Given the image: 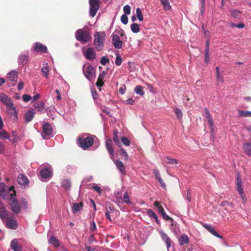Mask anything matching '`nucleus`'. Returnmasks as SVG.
Returning a JSON list of instances; mask_svg holds the SVG:
<instances>
[{
    "label": "nucleus",
    "instance_id": "53",
    "mask_svg": "<svg viewBox=\"0 0 251 251\" xmlns=\"http://www.w3.org/2000/svg\"><path fill=\"white\" fill-rule=\"evenodd\" d=\"M203 226L211 234L213 233V232H214V231H215V229L211 227V226L209 225L205 224L203 225Z\"/></svg>",
    "mask_w": 251,
    "mask_h": 251
},
{
    "label": "nucleus",
    "instance_id": "16",
    "mask_svg": "<svg viewBox=\"0 0 251 251\" xmlns=\"http://www.w3.org/2000/svg\"><path fill=\"white\" fill-rule=\"evenodd\" d=\"M85 58L88 60H92L95 58L96 53L92 48H89L86 50L85 54Z\"/></svg>",
    "mask_w": 251,
    "mask_h": 251
},
{
    "label": "nucleus",
    "instance_id": "8",
    "mask_svg": "<svg viewBox=\"0 0 251 251\" xmlns=\"http://www.w3.org/2000/svg\"><path fill=\"white\" fill-rule=\"evenodd\" d=\"M43 131L42 136L44 139H47L48 138L47 136L52 134V126L48 123H46L43 126Z\"/></svg>",
    "mask_w": 251,
    "mask_h": 251
},
{
    "label": "nucleus",
    "instance_id": "25",
    "mask_svg": "<svg viewBox=\"0 0 251 251\" xmlns=\"http://www.w3.org/2000/svg\"><path fill=\"white\" fill-rule=\"evenodd\" d=\"M244 151L249 156H251V142H247L243 144Z\"/></svg>",
    "mask_w": 251,
    "mask_h": 251
},
{
    "label": "nucleus",
    "instance_id": "32",
    "mask_svg": "<svg viewBox=\"0 0 251 251\" xmlns=\"http://www.w3.org/2000/svg\"><path fill=\"white\" fill-rule=\"evenodd\" d=\"M19 62L22 64H25L28 62V55L25 54H22L19 56Z\"/></svg>",
    "mask_w": 251,
    "mask_h": 251
},
{
    "label": "nucleus",
    "instance_id": "9",
    "mask_svg": "<svg viewBox=\"0 0 251 251\" xmlns=\"http://www.w3.org/2000/svg\"><path fill=\"white\" fill-rule=\"evenodd\" d=\"M8 114L10 115L11 118L13 121H16L18 119V114L16 111L13 103L6 106Z\"/></svg>",
    "mask_w": 251,
    "mask_h": 251
},
{
    "label": "nucleus",
    "instance_id": "55",
    "mask_svg": "<svg viewBox=\"0 0 251 251\" xmlns=\"http://www.w3.org/2000/svg\"><path fill=\"white\" fill-rule=\"evenodd\" d=\"M209 61V51H208L207 50H205L204 61L206 64H207Z\"/></svg>",
    "mask_w": 251,
    "mask_h": 251
},
{
    "label": "nucleus",
    "instance_id": "60",
    "mask_svg": "<svg viewBox=\"0 0 251 251\" xmlns=\"http://www.w3.org/2000/svg\"><path fill=\"white\" fill-rule=\"evenodd\" d=\"M93 189L96 191L97 192H98L99 194H101V187L98 185H95L94 187H93Z\"/></svg>",
    "mask_w": 251,
    "mask_h": 251
},
{
    "label": "nucleus",
    "instance_id": "51",
    "mask_svg": "<svg viewBox=\"0 0 251 251\" xmlns=\"http://www.w3.org/2000/svg\"><path fill=\"white\" fill-rule=\"evenodd\" d=\"M130 6L128 5H126L124 7V12L126 14H130Z\"/></svg>",
    "mask_w": 251,
    "mask_h": 251
},
{
    "label": "nucleus",
    "instance_id": "64",
    "mask_svg": "<svg viewBox=\"0 0 251 251\" xmlns=\"http://www.w3.org/2000/svg\"><path fill=\"white\" fill-rule=\"evenodd\" d=\"M97 229V227H96V224L95 223V222H93L92 223V224L91 225V231L92 232H94V231L96 230Z\"/></svg>",
    "mask_w": 251,
    "mask_h": 251
},
{
    "label": "nucleus",
    "instance_id": "12",
    "mask_svg": "<svg viewBox=\"0 0 251 251\" xmlns=\"http://www.w3.org/2000/svg\"><path fill=\"white\" fill-rule=\"evenodd\" d=\"M9 217V213L4 204L2 203L0 206V218L3 222Z\"/></svg>",
    "mask_w": 251,
    "mask_h": 251
},
{
    "label": "nucleus",
    "instance_id": "13",
    "mask_svg": "<svg viewBox=\"0 0 251 251\" xmlns=\"http://www.w3.org/2000/svg\"><path fill=\"white\" fill-rule=\"evenodd\" d=\"M34 49L36 51L41 53L47 52V47L39 42H37L35 44Z\"/></svg>",
    "mask_w": 251,
    "mask_h": 251
},
{
    "label": "nucleus",
    "instance_id": "41",
    "mask_svg": "<svg viewBox=\"0 0 251 251\" xmlns=\"http://www.w3.org/2000/svg\"><path fill=\"white\" fill-rule=\"evenodd\" d=\"M46 66L43 67L42 68V72L44 75L47 78H49V69L48 67L47 66V64H46Z\"/></svg>",
    "mask_w": 251,
    "mask_h": 251
},
{
    "label": "nucleus",
    "instance_id": "37",
    "mask_svg": "<svg viewBox=\"0 0 251 251\" xmlns=\"http://www.w3.org/2000/svg\"><path fill=\"white\" fill-rule=\"evenodd\" d=\"M49 242L52 245H53L55 247H58L59 246V241L57 240V239L54 237L52 236L49 240Z\"/></svg>",
    "mask_w": 251,
    "mask_h": 251
},
{
    "label": "nucleus",
    "instance_id": "42",
    "mask_svg": "<svg viewBox=\"0 0 251 251\" xmlns=\"http://www.w3.org/2000/svg\"><path fill=\"white\" fill-rule=\"evenodd\" d=\"M9 135L5 130L0 131V139H9Z\"/></svg>",
    "mask_w": 251,
    "mask_h": 251
},
{
    "label": "nucleus",
    "instance_id": "38",
    "mask_svg": "<svg viewBox=\"0 0 251 251\" xmlns=\"http://www.w3.org/2000/svg\"><path fill=\"white\" fill-rule=\"evenodd\" d=\"M154 205L157 207L158 212H159L161 214L165 212L164 210V208L160 205V203L158 201H155L154 202Z\"/></svg>",
    "mask_w": 251,
    "mask_h": 251
},
{
    "label": "nucleus",
    "instance_id": "59",
    "mask_svg": "<svg viewBox=\"0 0 251 251\" xmlns=\"http://www.w3.org/2000/svg\"><path fill=\"white\" fill-rule=\"evenodd\" d=\"M9 191H12V192H13L12 194H11L10 197H15V196H16V191L14 189V186H10L9 188Z\"/></svg>",
    "mask_w": 251,
    "mask_h": 251
},
{
    "label": "nucleus",
    "instance_id": "52",
    "mask_svg": "<svg viewBox=\"0 0 251 251\" xmlns=\"http://www.w3.org/2000/svg\"><path fill=\"white\" fill-rule=\"evenodd\" d=\"M175 113L179 119H181L182 117V111L178 108H177L175 110Z\"/></svg>",
    "mask_w": 251,
    "mask_h": 251
},
{
    "label": "nucleus",
    "instance_id": "28",
    "mask_svg": "<svg viewBox=\"0 0 251 251\" xmlns=\"http://www.w3.org/2000/svg\"><path fill=\"white\" fill-rule=\"evenodd\" d=\"M189 242V238L186 234H183L179 239V245L182 246L184 245L188 244Z\"/></svg>",
    "mask_w": 251,
    "mask_h": 251
},
{
    "label": "nucleus",
    "instance_id": "36",
    "mask_svg": "<svg viewBox=\"0 0 251 251\" xmlns=\"http://www.w3.org/2000/svg\"><path fill=\"white\" fill-rule=\"evenodd\" d=\"M134 91L137 94L140 95L141 96H143L144 95L143 87L140 85L136 86L134 88Z\"/></svg>",
    "mask_w": 251,
    "mask_h": 251
},
{
    "label": "nucleus",
    "instance_id": "45",
    "mask_svg": "<svg viewBox=\"0 0 251 251\" xmlns=\"http://www.w3.org/2000/svg\"><path fill=\"white\" fill-rule=\"evenodd\" d=\"M166 159L167 163L168 164H175L178 163L177 160L175 158L167 157Z\"/></svg>",
    "mask_w": 251,
    "mask_h": 251
},
{
    "label": "nucleus",
    "instance_id": "33",
    "mask_svg": "<svg viewBox=\"0 0 251 251\" xmlns=\"http://www.w3.org/2000/svg\"><path fill=\"white\" fill-rule=\"evenodd\" d=\"M118 131L117 130H114L113 132V141L115 143L116 145H117L119 147H120L121 145V142L118 138Z\"/></svg>",
    "mask_w": 251,
    "mask_h": 251
},
{
    "label": "nucleus",
    "instance_id": "15",
    "mask_svg": "<svg viewBox=\"0 0 251 251\" xmlns=\"http://www.w3.org/2000/svg\"><path fill=\"white\" fill-rule=\"evenodd\" d=\"M0 100L6 106L13 103L11 99L3 93H0Z\"/></svg>",
    "mask_w": 251,
    "mask_h": 251
},
{
    "label": "nucleus",
    "instance_id": "10",
    "mask_svg": "<svg viewBox=\"0 0 251 251\" xmlns=\"http://www.w3.org/2000/svg\"><path fill=\"white\" fill-rule=\"evenodd\" d=\"M112 42L113 46L117 49H121L122 48L123 42L120 40L119 35L112 34Z\"/></svg>",
    "mask_w": 251,
    "mask_h": 251
},
{
    "label": "nucleus",
    "instance_id": "20",
    "mask_svg": "<svg viewBox=\"0 0 251 251\" xmlns=\"http://www.w3.org/2000/svg\"><path fill=\"white\" fill-rule=\"evenodd\" d=\"M18 181L20 185H27L28 184V180L27 177L22 174H20L18 177Z\"/></svg>",
    "mask_w": 251,
    "mask_h": 251
},
{
    "label": "nucleus",
    "instance_id": "14",
    "mask_svg": "<svg viewBox=\"0 0 251 251\" xmlns=\"http://www.w3.org/2000/svg\"><path fill=\"white\" fill-rule=\"evenodd\" d=\"M236 187H237V190L241 196V198L244 201H246V196L244 192L243 189V186H242V181H237L236 182Z\"/></svg>",
    "mask_w": 251,
    "mask_h": 251
},
{
    "label": "nucleus",
    "instance_id": "26",
    "mask_svg": "<svg viewBox=\"0 0 251 251\" xmlns=\"http://www.w3.org/2000/svg\"><path fill=\"white\" fill-rule=\"evenodd\" d=\"M18 77V72L15 71H11L7 74V78L8 79L12 81H17Z\"/></svg>",
    "mask_w": 251,
    "mask_h": 251
},
{
    "label": "nucleus",
    "instance_id": "31",
    "mask_svg": "<svg viewBox=\"0 0 251 251\" xmlns=\"http://www.w3.org/2000/svg\"><path fill=\"white\" fill-rule=\"evenodd\" d=\"M61 186L65 189L69 190L71 187V183L68 179H64L61 182Z\"/></svg>",
    "mask_w": 251,
    "mask_h": 251
},
{
    "label": "nucleus",
    "instance_id": "61",
    "mask_svg": "<svg viewBox=\"0 0 251 251\" xmlns=\"http://www.w3.org/2000/svg\"><path fill=\"white\" fill-rule=\"evenodd\" d=\"M217 80L219 82L223 83L224 81V77L220 75H216Z\"/></svg>",
    "mask_w": 251,
    "mask_h": 251
},
{
    "label": "nucleus",
    "instance_id": "11",
    "mask_svg": "<svg viewBox=\"0 0 251 251\" xmlns=\"http://www.w3.org/2000/svg\"><path fill=\"white\" fill-rule=\"evenodd\" d=\"M105 216L110 222H112V219L110 218V214L114 212L115 210L114 206L109 202H106L105 204Z\"/></svg>",
    "mask_w": 251,
    "mask_h": 251
},
{
    "label": "nucleus",
    "instance_id": "2",
    "mask_svg": "<svg viewBox=\"0 0 251 251\" xmlns=\"http://www.w3.org/2000/svg\"><path fill=\"white\" fill-rule=\"evenodd\" d=\"M75 36L77 40L82 44H85L91 40V35L89 31L84 29H79L75 33Z\"/></svg>",
    "mask_w": 251,
    "mask_h": 251
},
{
    "label": "nucleus",
    "instance_id": "63",
    "mask_svg": "<svg viewBox=\"0 0 251 251\" xmlns=\"http://www.w3.org/2000/svg\"><path fill=\"white\" fill-rule=\"evenodd\" d=\"M135 100L131 98L128 99L126 101V104L133 105L134 103Z\"/></svg>",
    "mask_w": 251,
    "mask_h": 251
},
{
    "label": "nucleus",
    "instance_id": "44",
    "mask_svg": "<svg viewBox=\"0 0 251 251\" xmlns=\"http://www.w3.org/2000/svg\"><path fill=\"white\" fill-rule=\"evenodd\" d=\"M123 200L125 203L127 204H130L131 201L130 200L129 197L127 192L125 193L123 197Z\"/></svg>",
    "mask_w": 251,
    "mask_h": 251
},
{
    "label": "nucleus",
    "instance_id": "35",
    "mask_svg": "<svg viewBox=\"0 0 251 251\" xmlns=\"http://www.w3.org/2000/svg\"><path fill=\"white\" fill-rule=\"evenodd\" d=\"M239 115L242 117H251V112L250 111L239 110Z\"/></svg>",
    "mask_w": 251,
    "mask_h": 251
},
{
    "label": "nucleus",
    "instance_id": "17",
    "mask_svg": "<svg viewBox=\"0 0 251 251\" xmlns=\"http://www.w3.org/2000/svg\"><path fill=\"white\" fill-rule=\"evenodd\" d=\"M159 233H160V236L161 237V238L162 239V240L165 242L166 244V245H167V249H169L171 247V239L169 237V236H168V235L165 233L164 231L161 230L160 232H159Z\"/></svg>",
    "mask_w": 251,
    "mask_h": 251
},
{
    "label": "nucleus",
    "instance_id": "5",
    "mask_svg": "<svg viewBox=\"0 0 251 251\" xmlns=\"http://www.w3.org/2000/svg\"><path fill=\"white\" fill-rule=\"evenodd\" d=\"M95 68L91 65L83 66V72L85 77L89 80L91 81L95 76Z\"/></svg>",
    "mask_w": 251,
    "mask_h": 251
},
{
    "label": "nucleus",
    "instance_id": "39",
    "mask_svg": "<svg viewBox=\"0 0 251 251\" xmlns=\"http://www.w3.org/2000/svg\"><path fill=\"white\" fill-rule=\"evenodd\" d=\"M116 165L118 169L121 172H124L125 171V167L123 163L118 160L116 161Z\"/></svg>",
    "mask_w": 251,
    "mask_h": 251
},
{
    "label": "nucleus",
    "instance_id": "40",
    "mask_svg": "<svg viewBox=\"0 0 251 251\" xmlns=\"http://www.w3.org/2000/svg\"><path fill=\"white\" fill-rule=\"evenodd\" d=\"M131 30L133 33H138L140 31V28L139 25L136 23H133L131 24Z\"/></svg>",
    "mask_w": 251,
    "mask_h": 251
},
{
    "label": "nucleus",
    "instance_id": "46",
    "mask_svg": "<svg viewBox=\"0 0 251 251\" xmlns=\"http://www.w3.org/2000/svg\"><path fill=\"white\" fill-rule=\"evenodd\" d=\"M122 142L126 146H129L130 144V140L126 137H122L121 138Z\"/></svg>",
    "mask_w": 251,
    "mask_h": 251
},
{
    "label": "nucleus",
    "instance_id": "50",
    "mask_svg": "<svg viewBox=\"0 0 251 251\" xmlns=\"http://www.w3.org/2000/svg\"><path fill=\"white\" fill-rule=\"evenodd\" d=\"M121 20L124 24L126 25L128 22V17L126 14H123L121 16Z\"/></svg>",
    "mask_w": 251,
    "mask_h": 251
},
{
    "label": "nucleus",
    "instance_id": "56",
    "mask_svg": "<svg viewBox=\"0 0 251 251\" xmlns=\"http://www.w3.org/2000/svg\"><path fill=\"white\" fill-rule=\"evenodd\" d=\"M31 99V97L30 95L24 94L23 96V100L25 102H27Z\"/></svg>",
    "mask_w": 251,
    "mask_h": 251
},
{
    "label": "nucleus",
    "instance_id": "30",
    "mask_svg": "<svg viewBox=\"0 0 251 251\" xmlns=\"http://www.w3.org/2000/svg\"><path fill=\"white\" fill-rule=\"evenodd\" d=\"M230 15L231 16L235 18H240V16L242 12L237 9H231L230 10Z\"/></svg>",
    "mask_w": 251,
    "mask_h": 251
},
{
    "label": "nucleus",
    "instance_id": "29",
    "mask_svg": "<svg viewBox=\"0 0 251 251\" xmlns=\"http://www.w3.org/2000/svg\"><path fill=\"white\" fill-rule=\"evenodd\" d=\"M45 106L44 102L39 101L34 104V108L38 112H42L45 108Z\"/></svg>",
    "mask_w": 251,
    "mask_h": 251
},
{
    "label": "nucleus",
    "instance_id": "3",
    "mask_svg": "<svg viewBox=\"0 0 251 251\" xmlns=\"http://www.w3.org/2000/svg\"><path fill=\"white\" fill-rule=\"evenodd\" d=\"M78 144L83 150L91 147L94 144V139L90 137H87L85 138L78 137L77 139Z\"/></svg>",
    "mask_w": 251,
    "mask_h": 251
},
{
    "label": "nucleus",
    "instance_id": "58",
    "mask_svg": "<svg viewBox=\"0 0 251 251\" xmlns=\"http://www.w3.org/2000/svg\"><path fill=\"white\" fill-rule=\"evenodd\" d=\"M147 214L150 217L152 218H153V217L156 215V214L151 209H149L147 210Z\"/></svg>",
    "mask_w": 251,
    "mask_h": 251
},
{
    "label": "nucleus",
    "instance_id": "48",
    "mask_svg": "<svg viewBox=\"0 0 251 251\" xmlns=\"http://www.w3.org/2000/svg\"><path fill=\"white\" fill-rule=\"evenodd\" d=\"M122 62V60L121 57L120 56L119 54L116 55V58L115 60V64L117 66H120Z\"/></svg>",
    "mask_w": 251,
    "mask_h": 251
},
{
    "label": "nucleus",
    "instance_id": "49",
    "mask_svg": "<svg viewBox=\"0 0 251 251\" xmlns=\"http://www.w3.org/2000/svg\"><path fill=\"white\" fill-rule=\"evenodd\" d=\"M109 59L106 58L105 56H103L101 57L100 60V63L102 65H105L107 63H109Z\"/></svg>",
    "mask_w": 251,
    "mask_h": 251
},
{
    "label": "nucleus",
    "instance_id": "34",
    "mask_svg": "<svg viewBox=\"0 0 251 251\" xmlns=\"http://www.w3.org/2000/svg\"><path fill=\"white\" fill-rule=\"evenodd\" d=\"M160 1L165 10H169L171 9V6L170 4L169 0H160Z\"/></svg>",
    "mask_w": 251,
    "mask_h": 251
},
{
    "label": "nucleus",
    "instance_id": "21",
    "mask_svg": "<svg viewBox=\"0 0 251 251\" xmlns=\"http://www.w3.org/2000/svg\"><path fill=\"white\" fill-rule=\"evenodd\" d=\"M106 147L111 156V158L113 157L114 156V149L112 145L111 139H108L106 140Z\"/></svg>",
    "mask_w": 251,
    "mask_h": 251
},
{
    "label": "nucleus",
    "instance_id": "1",
    "mask_svg": "<svg viewBox=\"0 0 251 251\" xmlns=\"http://www.w3.org/2000/svg\"><path fill=\"white\" fill-rule=\"evenodd\" d=\"M94 44L98 51H101L103 49L105 41V33L104 32H97L94 35Z\"/></svg>",
    "mask_w": 251,
    "mask_h": 251
},
{
    "label": "nucleus",
    "instance_id": "54",
    "mask_svg": "<svg viewBox=\"0 0 251 251\" xmlns=\"http://www.w3.org/2000/svg\"><path fill=\"white\" fill-rule=\"evenodd\" d=\"M161 215L162 216V218L164 220H167V221H171L172 222L173 221V219L172 218H171L170 217H169L168 215H167L165 212H164L163 213H162L161 214Z\"/></svg>",
    "mask_w": 251,
    "mask_h": 251
},
{
    "label": "nucleus",
    "instance_id": "22",
    "mask_svg": "<svg viewBox=\"0 0 251 251\" xmlns=\"http://www.w3.org/2000/svg\"><path fill=\"white\" fill-rule=\"evenodd\" d=\"M35 115V112L33 109L28 110L25 114V119L26 122H30L32 121Z\"/></svg>",
    "mask_w": 251,
    "mask_h": 251
},
{
    "label": "nucleus",
    "instance_id": "19",
    "mask_svg": "<svg viewBox=\"0 0 251 251\" xmlns=\"http://www.w3.org/2000/svg\"><path fill=\"white\" fill-rule=\"evenodd\" d=\"M40 174L41 175V176L43 178H48L51 176V172L50 171V170L48 168H43L42 169L40 172Z\"/></svg>",
    "mask_w": 251,
    "mask_h": 251
},
{
    "label": "nucleus",
    "instance_id": "43",
    "mask_svg": "<svg viewBox=\"0 0 251 251\" xmlns=\"http://www.w3.org/2000/svg\"><path fill=\"white\" fill-rule=\"evenodd\" d=\"M137 17L140 21L143 20V16L140 8H138L136 10Z\"/></svg>",
    "mask_w": 251,
    "mask_h": 251
},
{
    "label": "nucleus",
    "instance_id": "4",
    "mask_svg": "<svg viewBox=\"0 0 251 251\" xmlns=\"http://www.w3.org/2000/svg\"><path fill=\"white\" fill-rule=\"evenodd\" d=\"M90 10L89 14L92 17H94L97 14L100 8L99 0H89Z\"/></svg>",
    "mask_w": 251,
    "mask_h": 251
},
{
    "label": "nucleus",
    "instance_id": "7",
    "mask_svg": "<svg viewBox=\"0 0 251 251\" xmlns=\"http://www.w3.org/2000/svg\"><path fill=\"white\" fill-rule=\"evenodd\" d=\"M3 223L8 228L16 229L18 227L17 222L12 217H9Z\"/></svg>",
    "mask_w": 251,
    "mask_h": 251
},
{
    "label": "nucleus",
    "instance_id": "62",
    "mask_svg": "<svg viewBox=\"0 0 251 251\" xmlns=\"http://www.w3.org/2000/svg\"><path fill=\"white\" fill-rule=\"evenodd\" d=\"M126 89V87L125 85H124L122 87H121L120 88H119V92L122 94V95H123L125 94V90Z\"/></svg>",
    "mask_w": 251,
    "mask_h": 251
},
{
    "label": "nucleus",
    "instance_id": "47",
    "mask_svg": "<svg viewBox=\"0 0 251 251\" xmlns=\"http://www.w3.org/2000/svg\"><path fill=\"white\" fill-rule=\"evenodd\" d=\"M120 150L121 151V155H123L124 156V159L126 160H127L128 159V155L126 152V150L123 148H121Z\"/></svg>",
    "mask_w": 251,
    "mask_h": 251
},
{
    "label": "nucleus",
    "instance_id": "23",
    "mask_svg": "<svg viewBox=\"0 0 251 251\" xmlns=\"http://www.w3.org/2000/svg\"><path fill=\"white\" fill-rule=\"evenodd\" d=\"M105 75V73L104 71H103L101 74L99 75L98 80L96 83V85L97 87H100L103 85L104 82L103 79H104Z\"/></svg>",
    "mask_w": 251,
    "mask_h": 251
},
{
    "label": "nucleus",
    "instance_id": "6",
    "mask_svg": "<svg viewBox=\"0 0 251 251\" xmlns=\"http://www.w3.org/2000/svg\"><path fill=\"white\" fill-rule=\"evenodd\" d=\"M9 200V204L11 206V210L16 214L19 213L21 211V208L16 199L14 197H12L10 198Z\"/></svg>",
    "mask_w": 251,
    "mask_h": 251
},
{
    "label": "nucleus",
    "instance_id": "57",
    "mask_svg": "<svg viewBox=\"0 0 251 251\" xmlns=\"http://www.w3.org/2000/svg\"><path fill=\"white\" fill-rule=\"evenodd\" d=\"M21 202L22 205L25 208H27V201L25 200V199L24 198H22L21 200Z\"/></svg>",
    "mask_w": 251,
    "mask_h": 251
},
{
    "label": "nucleus",
    "instance_id": "18",
    "mask_svg": "<svg viewBox=\"0 0 251 251\" xmlns=\"http://www.w3.org/2000/svg\"><path fill=\"white\" fill-rule=\"evenodd\" d=\"M10 247L14 251H21L22 247L18 244L16 239H13L10 243Z\"/></svg>",
    "mask_w": 251,
    "mask_h": 251
},
{
    "label": "nucleus",
    "instance_id": "27",
    "mask_svg": "<svg viewBox=\"0 0 251 251\" xmlns=\"http://www.w3.org/2000/svg\"><path fill=\"white\" fill-rule=\"evenodd\" d=\"M83 206V203L80 202L79 203H74L72 207V212L75 213L76 212L80 210Z\"/></svg>",
    "mask_w": 251,
    "mask_h": 251
},
{
    "label": "nucleus",
    "instance_id": "24",
    "mask_svg": "<svg viewBox=\"0 0 251 251\" xmlns=\"http://www.w3.org/2000/svg\"><path fill=\"white\" fill-rule=\"evenodd\" d=\"M204 111L205 113V116L207 119L208 124L210 125V126L212 127L213 126V122L212 118V116L209 112L208 109L207 108H204Z\"/></svg>",
    "mask_w": 251,
    "mask_h": 251
}]
</instances>
